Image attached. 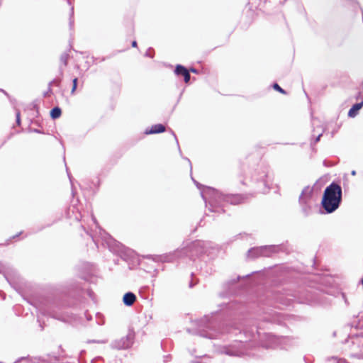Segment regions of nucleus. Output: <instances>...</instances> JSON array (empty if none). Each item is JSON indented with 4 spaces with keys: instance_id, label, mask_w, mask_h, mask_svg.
<instances>
[{
    "instance_id": "1",
    "label": "nucleus",
    "mask_w": 363,
    "mask_h": 363,
    "mask_svg": "<svg viewBox=\"0 0 363 363\" xmlns=\"http://www.w3.org/2000/svg\"><path fill=\"white\" fill-rule=\"evenodd\" d=\"M201 194L206 203L207 204V202H208L211 206L209 209L214 212L225 211L223 208V203L239 204L245 199L244 195L223 194L211 187H206V190L201 191Z\"/></svg>"
},
{
    "instance_id": "2",
    "label": "nucleus",
    "mask_w": 363,
    "mask_h": 363,
    "mask_svg": "<svg viewBox=\"0 0 363 363\" xmlns=\"http://www.w3.org/2000/svg\"><path fill=\"white\" fill-rule=\"evenodd\" d=\"M99 234L103 245L106 246L109 250L113 253L118 254L124 261L127 262H134V259H135L136 257L133 250L125 247L100 228Z\"/></svg>"
},
{
    "instance_id": "3",
    "label": "nucleus",
    "mask_w": 363,
    "mask_h": 363,
    "mask_svg": "<svg viewBox=\"0 0 363 363\" xmlns=\"http://www.w3.org/2000/svg\"><path fill=\"white\" fill-rule=\"evenodd\" d=\"M342 188L340 184L332 182L323 193L321 206L326 213H331L338 208L342 201Z\"/></svg>"
},
{
    "instance_id": "4",
    "label": "nucleus",
    "mask_w": 363,
    "mask_h": 363,
    "mask_svg": "<svg viewBox=\"0 0 363 363\" xmlns=\"http://www.w3.org/2000/svg\"><path fill=\"white\" fill-rule=\"evenodd\" d=\"M244 335L245 339H240L239 340H235L232 345L223 346L220 348V352L229 356H242L245 354L246 343L251 339L255 340L257 336L260 337V334L257 330H256V333L245 330Z\"/></svg>"
},
{
    "instance_id": "5",
    "label": "nucleus",
    "mask_w": 363,
    "mask_h": 363,
    "mask_svg": "<svg viewBox=\"0 0 363 363\" xmlns=\"http://www.w3.org/2000/svg\"><path fill=\"white\" fill-rule=\"evenodd\" d=\"M257 273L254 272L245 276L238 275L235 277L230 278L222 284V289L224 292H231L237 290H245L254 286L256 282L252 278V275Z\"/></svg>"
},
{
    "instance_id": "6",
    "label": "nucleus",
    "mask_w": 363,
    "mask_h": 363,
    "mask_svg": "<svg viewBox=\"0 0 363 363\" xmlns=\"http://www.w3.org/2000/svg\"><path fill=\"white\" fill-rule=\"evenodd\" d=\"M185 251L189 253V256L190 259H195L196 257L203 254L211 256L218 252L219 247L217 245L210 241L196 240L193 242Z\"/></svg>"
},
{
    "instance_id": "7",
    "label": "nucleus",
    "mask_w": 363,
    "mask_h": 363,
    "mask_svg": "<svg viewBox=\"0 0 363 363\" xmlns=\"http://www.w3.org/2000/svg\"><path fill=\"white\" fill-rule=\"evenodd\" d=\"M199 328L195 334L209 338H216L218 335L217 323L213 320H210L208 316H205L203 319L199 320Z\"/></svg>"
},
{
    "instance_id": "8",
    "label": "nucleus",
    "mask_w": 363,
    "mask_h": 363,
    "mask_svg": "<svg viewBox=\"0 0 363 363\" xmlns=\"http://www.w3.org/2000/svg\"><path fill=\"white\" fill-rule=\"evenodd\" d=\"M345 347L348 348L351 357L363 358V335L359 334L350 336L345 342ZM347 350V348H345Z\"/></svg>"
},
{
    "instance_id": "9",
    "label": "nucleus",
    "mask_w": 363,
    "mask_h": 363,
    "mask_svg": "<svg viewBox=\"0 0 363 363\" xmlns=\"http://www.w3.org/2000/svg\"><path fill=\"white\" fill-rule=\"evenodd\" d=\"M79 277L82 279L90 283H96L99 277L95 265L89 262H82L78 266Z\"/></svg>"
},
{
    "instance_id": "10",
    "label": "nucleus",
    "mask_w": 363,
    "mask_h": 363,
    "mask_svg": "<svg viewBox=\"0 0 363 363\" xmlns=\"http://www.w3.org/2000/svg\"><path fill=\"white\" fill-rule=\"evenodd\" d=\"M274 255L271 245L254 247L248 250L246 254L247 259H255L259 257H271Z\"/></svg>"
},
{
    "instance_id": "11",
    "label": "nucleus",
    "mask_w": 363,
    "mask_h": 363,
    "mask_svg": "<svg viewBox=\"0 0 363 363\" xmlns=\"http://www.w3.org/2000/svg\"><path fill=\"white\" fill-rule=\"evenodd\" d=\"M296 301L299 303H304L311 306L327 307L330 302L327 296H295Z\"/></svg>"
},
{
    "instance_id": "12",
    "label": "nucleus",
    "mask_w": 363,
    "mask_h": 363,
    "mask_svg": "<svg viewBox=\"0 0 363 363\" xmlns=\"http://www.w3.org/2000/svg\"><path fill=\"white\" fill-rule=\"evenodd\" d=\"M313 194V189L310 186H306L301 191L298 201L301 209L305 216H308L311 213V201Z\"/></svg>"
},
{
    "instance_id": "13",
    "label": "nucleus",
    "mask_w": 363,
    "mask_h": 363,
    "mask_svg": "<svg viewBox=\"0 0 363 363\" xmlns=\"http://www.w3.org/2000/svg\"><path fill=\"white\" fill-rule=\"evenodd\" d=\"M135 339V332L133 329H129L128 334L118 340H115L111 344L113 349L125 350L129 348L133 343Z\"/></svg>"
},
{
    "instance_id": "14",
    "label": "nucleus",
    "mask_w": 363,
    "mask_h": 363,
    "mask_svg": "<svg viewBox=\"0 0 363 363\" xmlns=\"http://www.w3.org/2000/svg\"><path fill=\"white\" fill-rule=\"evenodd\" d=\"M0 274L4 275L10 284L20 278L16 270L8 264H0Z\"/></svg>"
},
{
    "instance_id": "15",
    "label": "nucleus",
    "mask_w": 363,
    "mask_h": 363,
    "mask_svg": "<svg viewBox=\"0 0 363 363\" xmlns=\"http://www.w3.org/2000/svg\"><path fill=\"white\" fill-rule=\"evenodd\" d=\"M264 335L267 341L263 343V347L266 348L279 347L283 342L286 340V337H279L269 333Z\"/></svg>"
},
{
    "instance_id": "16",
    "label": "nucleus",
    "mask_w": 363,
    "mask_h": 363,
    "mask_svg": "<svg viewBox=\"0 0 363 363\" xmlns=\"http://www.w3.org/2000/svg\"><path fill=\"white\" fill-rule=\"evenodd\" d=\"M259 174V177L253 176L252 179L257 182H260L262 184L263 187L260 188L259 191L262 193H265L268 189H269L267 181L268 171L267 168H263Z\"/></svg>"
},
{
    "instance_id": "17",
    "label": "nucleus",
    "mask_w": 363,
    "mask_h": 363,
    "mask_svg": "<svg viewBox=\"0 0 363 363\" xmlns=\"http://www.w3.org/2000/svg\"><path fill=\"white\" fill-rule=\"evenodd\" d=\"M272 247L274 255L278 254L279 252L289 254L292 251V247H291L288 242H283L279 245H272Z\"/></svg>"
},
{
    "instance_id": "18",
    "label": "nucleus",
    "mask_w": 363,
    "mask_h": 363,
    "mask_svg": "<svg viewBox=\"0 0 363 363\" xmlns=\"http://www.w3.org/2000/svg\"><path fill=\"white\" fill-rule=\"evenodd\" d=\"M13 363H48V361L41 357H21Z\"/></svg>"
},
{
    "instance_id": "19",
    "label": "nucleus",
    "mask_w": 363,
    "mask_h": 363,
    "mask_svg": "<svg viewBox=\"0 0 363 363\" xmlns=\"http://www.w3.org/2000/svg\"><path fill=\"white\" fill-rule=\"evenodd\" d=\"M166 130L165 126L162 124H155L152 125L150 130H145V134H157L164 132Z\"/></svg>"
},
{
    "instance_id": "20",
    "label": "nucleus",
    "mask_w": 363,
    "mask_h": 363,
    "mask_svg": "<svg viewBox=\"0 0 363 363\" xmlns=\"http://www.w3.org/2000/svg\"><path fill=\"white\" fill-rule=\"evenodd\" d=\"M363 106V98L359 103H357L354 104L348 111V116L351 118H354L357 115L358 111Z\"/></svg>"
},
{
    "instance_id": "21",
    "label": "nucleus",
    "mask_w": 363,
    "mask_h": 363,
    "mask_svg": "<svg viewBox=\"0 0 363 363\" xmlns=\"http://www.w3.org/2000/svg\"><path fill=\"white\" fill-rule=\"evenodd\" d=\"M62 114V110L60 107L55 106L50 111V117L52 119H57L60 117Z\"/></svg>"
},
{
    "instance_id": "22",
    "label": "nucleus",
    "mask_w": 363,
    "mask_h": 363,
    "mask_svg": "<svg viewBox=\"0 0 363 363\" xmlns=\"http://www.w3.org/2000/svg\"><path fill=\"white\" fill-rule=\"evenodd\" d=\"M137 296H123V302L127 306H132L136 301Z\"/></svg>"
},
{
    "instance_id": "23",
    "label": "nucleus",
    "mask_w": 363,
    "mask_h": 363,
    "mask_svg": "<svg viewBox=\"0 0 363 363\" xmlns=\"http://www.w3.org/2000/svg\"><path fill=\"white\" fill-rule=\"evenodd\" d=\"M187 70V69L184 67L183 65H177L175 67V69H174V73L177 74V75H182V76H184V74H185L184 72Z\"/></svg>"
},
{
    "instance_id": "24",
    "label": "nucleus",
    "mask_w": 363,
    "mask_h": 363,
    "mask_svg": "<svg viewBox=\"0 0 363 363\" xmlns=\"http://www.w3.org/2000/svg\"><path fill=\"white\" fill-rule=\"evenodd\" d=\"M318 129H319V131H318L317 136L315 137L314 141L311 143V145H313V144L317 143L319 140L320 137L323 135L324 133V128L322 126L317 127Z\"/></svg>"
},
{
    "instance_id": "25",
    "label": "nucleus",
    "mask_w": 363,
    "mask_h": 363,
    "mask_svg": "<svg viewBox=\"0 0 363 363\" xmlns=\"http://www.w3.org/2000/svg\"><path fill=\"white\" fill-rule=\"evenodd\" d=\"M328 360L333 363H349L346 359L343 358H337L336 357H331Z\"/></svg>"
},
{
    "instance_id": "26",
    "label": "nucleus",
    "mask_w": 363,
    "mask_h": 363,
    "mask_svg": "<svg viewBox=\"0 0 363 363\" xmlns=\"http://www.w3.org/2000/svg\"><path fill=\"white\" fill-rule=\"evenodd\" d=\"M68 58H69V54L67 53V52H64L60 56V62L62 64H63L64 66H67V62H68Z\"/></svg>"
},
{
    "instance_id": "27",
    "label": "nucleus",
    "mask_w": 363,
    "mask_h": 363,
    "mask_svg": "<svg viewBox=\"0 0 363 363\" xmlns=\"http://www.w3.org/2000/svg\"><path fill=\"white\" fill-rule=\"evenodd\" d=\"M279 298V301L280 303H281L284 306H290V301L286 298V296H277Z\"/></svg>"
},
{
    "instance_id": "28",
    "label": "nucleus",
    "mask_w": 363,
    "mask_h": 363,
    "mask_svg": "<svg viewBox=\"0 0 363 363\" xmlns=\"http://www.w3.org/2000/svg\"><path fill=\"white\" fill-rule=\"evenodd\" d=\"M238 331H239V334H241V330H238L236 328L230 327L229 328H227L225 332L228 333H233L235 335H238ZM221 333H224V331H221Z\"/></svg>"
},
{
    "instance_id": "29",
    "label": "nucleus",
    "mask_w": 363,
    "mask_h": 363,
    "mask_svg": "<svg viewBox=\"0 0 363 363\" xmlns=\"http://www.w3.org/2000/svg\"><path fill=\"white\" fill-rule=\"evenodd\" d=\"M273 88L276 91H279V93H281L283 94H286V91L284 89H283L277 83H274L273 84Z\"/></svg>"
},
{
    "instance_id": "30",
    "label": "nucleus",
    "mask_w": 363,
    "mask_h": 363,
    "mask_svg": "<svg viewBox=\"0 0 363 363\" xmlns=\"http://www.w3.org/2000/svg\"><path fill=\"white\" fill-rule=\"evenodd\" d=\"M96 318V322L99 325H103L104 323V317L101 313H97Z\"/></svg>"
},
{
    "instance_id": "31",
    "label": "nucleus",
    "mask_w": 363,
    "mask_h": 363,
    "mask_svg": "<svg viewBox=\"0 0 363 363\" xmlns=\"http://www.w3.org/2000/svg\"><path fill=\"white\" fill-rule=\"evenodd\" d=\"M73 15H74V7L72 6L71 11H70V17H69V26L71 28L72 27L73 23H74Z\"/></svg>"
},
{
    "instance_id": "32",
    "label": "nucleus",
    "mask_w": 363,
    "mask_h": 363,
    "mask_svg": "<svg viewBox=\"0 0 363 363\" xmlns=\"http://www.w3.org/2000/svg\"><path fill=\"white\" fill-rule=\"evenodd\" d=\"M184 73L185 74L183 76L184 77V82L186 83H188L190 81V79H191L189 71L187 69Z\"/></svg>"
},
{
    "instance_id": "33",
    "label": "nucleus",
    "mask_w": 363,
    "mask_h": 363,
    "mask_svg": "<svg viewBox=\"0 0 363 363\" xmlns=\"http://www.w3.org/2000/svg\"><path fill=\"white\" fill-rule=\"evenodd\" d=\"M77 78H74L73 80H72V83H73V86H72V91H71V93L73 94L76 89H77Z\"/></svg>"
},
{
    "instance_id": "34",
    "label": "nucleus",
    "mask_w": 363,
    "mask_h": 363,
    "mask_svg": "<svg viewBox=\"0 0 363 363\" xmlns=\"http://www.w3.org/2000/svg\"><path fill=\"white\" fill-rule=\"evenodd\" d=\"M16 122L19 125L21 124V118H20V112L19 111L16 112Z\"/></svg>"
},
{
    "instance_id": "35",
    "label": "nucleus",
    "mask_w": 363,
    "mask_h": 363,
    "mask_svg": "<svg viewBox=\"0 0 363 363\" xmlns=\"http://www.w3.org/2000/svg\"><path fill=\"white\" fill-rule=\"evenodd\" d=\"M87 342L88 343H91V342H94V343H105L106 341H104V340H88Z\"/></svg>"
},
{
    "instance_id": "36",
    "label": "nucleus",
    "mask_w": 363,
    "mask_h": 363,
    "mask_svg": "<svg viewBox=\"0 0 363 363\" xmlns=\"http://www.w3.org/2000/svg\"><path fill=\"white\" fill-rule=\"evenodd\" d=\"M86 294H87L86 295L91 296V295H94V292L91 289H86Z\"/></svg>"
},
{
    "instance_id": "37",
    "label": "nucleus",
    "mask_w": 363,
    "mask_h": 363,
    "mask_svg": "<svg viewBox=\"0 0 363 363\" xmlns=\"http://www.w3.org/2000/svg\"><path fill=\"white\" fill-rule=\"evenodd\" d=\"M23 297L25 301L30 302L34 296H23Z\"/></svg>"
},
{
    "instance_id": "38",
    "label": "nucleus",
    "mask_w": 363,
    "mask_h": 363,
    "mask_svg": "<svg viewBox=\"0 0 363 363\" xmlns=\"http://www.w3.org/2000/svg\"><path fill=\"white\" fill-rule=\"evenodd\" d=\"M195 284H196V283H194V279H191L189 283V287L192 288Z\"/></svg>"
},
{
    "instance_id": "39",
    "label": "nucleus",
    "mask_w": 363,
    "mask_h": 363,
    "mask_svg": "<svg viewBox=\"0 0 363 363\" xmlns=\"http://www.w3.org/2000/svg\"><path fill=\"white\" fill-rule=\"evenodd\" d=\"M147 289H149V288H148L147 286H145V287L141 288V289H140V291H139V294H143V293H145V290H146Z\"/></svg>"
},
{
    "instance_id": "40",
    "label": "nucleus",
    "mask_w": 363,
    "mask_h": 363,
    "mask_svg": "<svg viewBox=\"0 0 363 363\" xmlns=\"http://www.w3.org/2000/svg\"><path fill=\"white\" fill-rule=\"evenodd\" d=\"M52 83H57V85H59V82H57L55 79L52 80V82H50L49 83V91H50V90H51L50 86H51V85H52Z\"/></svg>"
},
{
    "instance_id": "41",
    "label": "nucleus",
    "mask_w": 363,
    "mask_h": 363,
    "mask_svg": "<svg viewBox=\"0 0 363 363\" xmlns=\"http://www.w3.org/2000/svg\"><path fill=\"white\" fill-rule=\"evenodd\" d=\"M151 50H152L151 48L148 49V50L145 53L146 56L150 57H153L152 55H150V52Z\"/></svg>"
},
{
    "instance_id": "42",
    "label": "nucleus",
    "mask_w": 363,
    "mask_h": 363,
    "mask_svg": "<svg viewBox=\"0 0 363 363\" xmlns=\"http://www.w3.org/2000/svg\"><path fill=\"white\" fill-rule=\"evenodd\" d=\"M36 308L42 313H44V309L42 308L41 307H38V306H36Z\"/></svg>"
},
{
    "instance_id": "43",
    "label": "nucleus",
    "mask_w": 363,
    "mask_h": 363,
    "mask_svg": "<svg viewBox=\"0 0 363 363\" xmlns=\"http://www.w3.org/2000/svg\"><path fill=\"white\" fill-rule=\"evenodd\" d=\"M123 295H135V294L131 291H127Z\"/></svg>"
},
{
    "instance_id": "44",
    "label": "nucleus",
    "mask_w": 363,
    "mask_h": 363,
    "mask_svg": "<svg viewBox=\"0 0 363 363\" xmlns=\"http://www.w3.org/2000/svg\"><path fill=\"white\" fill-rule=\"evenodd\" d=\"M132 47H133V48L137 47V42L135 40H133L132 42Z\"/></svg>"
},
{
    "instance_id": "45",
    "label": "nucleus",
    "mask_w": 363,
    "mask_h": 363,
    "mask_svg": "<svg viewBox=\"0 0 363 363\" xmlns=\"http://www.w3.org/2000/svg\"><path fill=\"white\" fill-rule=\"evenodd\" d=\"M190 72H191L193 73H197V70L195 68H191Z\"/></svg>"
},
{
    "instance_id": "46",
    "label": "nucleus",
    "mask_w": 363,
    "mask_h": 363,
    "mask_svg": "<svg viewBox=\"0 0 363 363\" xmlns=\"http://www.w3.org/2000/svg\"><path fill=\"white\" fill-rule=\"evenodd\" d=\"M92 220L94 222V223L96 224V225L98 226V223L94 216H92Z\"/></svg>"
},
{
    "instance_id": "47",
    "label": "nucleus",
    "mask_w": 363,
    "mask_h": 363,
    "mask_svg": "<svg viewBox=\"0 0 363 363\" xmlns=\"http://www.w3.org/2000/svg\"><path fill=\"white\" fill-rule=\"evenodd\" d=\"M338 297H339V298H341V300H342V299H343V300L345 301V303H347V299L345 298H346V296H338Z\"/></svg>"
},
{
    "instance_id": "48",
    "label": "nucleus",
    "mask_w": 363,
    "mask_h": 363,
    "mask_svg": "<svg viewBox=\"0 0 363 363\" xmlns=\"http://www.w3.org/2000/svg\"><path fill=\"white\" fill-rule=\"evenodd\" d=\"M193 179L194 182L195 183V184H196L199 188H200V184H199V182H197L196 181H195L194 179Z\"/></svg>"
},
{
    "instance_id": "49",
    "label": "nucleus",
    "mask_w": 363,
    "mask_h": 363,
    "mask_svg": "<svg viewBox=\"0 0 363 363\" xmlns=\"http://www.w3.org/2000/svg\"><path fill=\"white\" fill-rule=\"evenodd\" d=\"M356 174H357V172H356V171H355V170H352V171L351 172V174H352V176H355V175H356Z\"/></svg>"
},
{
    "instance_id": "50",
    "label": "nucleus",
    "mask_w": 363,
    "mask_h": 363,
    "mask_svg": "<svg viewBox=\"0 0 363 363\" xmlns=\"http://www.w3.org/2000/svg\"><path fill=\"white\" fill-rule=\"evenodd\" d=\"M33 131L35 133H41V131L40 130H38V129H34Z\"/></svg>"
},
{
    "instance_id": "51",
    "label": "nucleus",
    "mask_w": 363,
    "mask_h": 363,
    "mask_svg": "<svg viewBox=\"0 0 363 363\" xmlns=\"http://www.w3.org/2000/svg\"><path fill=\"white\" fill-rule=\"evenodd\" d=\"M21 233H18V234H16V235H13V238H16L18 237V236H19V235H21Z\"/></svg>"
},
{
    "instance_id": "52",
    "label": "nucleus",
    "mask_w": 363,
    "mask_h": 363,
    "mask_svg": "<svg viewBox=\"0 0 363 363\" xmlns=\"http://www.w3.org/2000/svg\"><path fill=\"white\" fill-rule=\"evenodd\" d=\"M172 134H173V135H174V138H175V140H176L177 143H178V140H177V138L176 135L174 134V132H172Z\"/></svg>"
},
{
    "instance_id": "53",
    "label": "nucleus",
    "mask_w": 363,
    "mask_h": 363,
    "mask_svg": "<svg viewBox=\"0 0 363 363\" xmlns=\"http://www.w3.org/2000/svg\"><path fill=\"white\" fill-rule=\"evenodd\" d=\"M86 317L88 320H90L91 319V318L88 315H86Z\"/></svg>"
},
{
    "instance_id": "54",
    "label": "nucleus",
    "mask_w": 363,
    "mask_h": 363,
    "mask_svg": "<svg viewBox=\"0 0 363 363\" xmlns=\"http://www.w3.org/2000/svg\"><path fill=\"white\" fill-rule=\"evenodd\" d=\"M361 96V92L358 93V95L357 96V99H358Z\"/></svg>"
},
{
    "instance_id": "55",
    "label": "nucleus",
    "mask_w": 363,
    "mask_h": 363,
    "mask_svg": "<svg viewBox=\"0 0 363 363\" xmlns=\"http://www.w3.org/2000/svg\"><path fill=\"white\" fill-rule=\"evenodd\" d=\"M352 326L355 328L361 327V325H354L353 323L352 324Z\"/></svg>"
},
{
    "instance_id": "56",
    "label": "nucleus",
    "mask_w": 363,
    "mask_h": 363,
    "mask_svg": "<svg viewBox=\"0 0 363 363\" xmlns=\"http://www.w3.org/2000/svg\"><path fill=\"white\" fill-rule=\"evenodd\" d=\"M68 177L69 178V180L72 182L71 176L69 175V174H68Z\"/></svg>"
},
{
    "instance_id": "57",
    "label": "nucleus",
    "mask_w": 363,
    "mask_h": 363,
    "mask_svg": "<svg viewBox=\"0 0 363 363\" xmlns=\"http://www.w3.org/2000/svg\"><path fill=\"white\" fill-rule=\"evenodd\" d=\"M60 74H62V69L61 68L60 69Z\"/></svg>"
},
{
    "instance_id": "58",
    "label": "nucleus",
    "mask_w": 363,
    "mask_h": 363,
    "mask_svg": "<svg viewBox=\"0 0 363 363\" xmlns=\"http://www.w3.org/2000/svg\"><path fill=\"white\" fill-rule=\"evenodd\" d=\"M313 133L316 132V129H315V128H313Z\"/></svg>"
},
{
    "instance_id": "59",
    "label": "nucleus",
    "mask_w": 363,
    "mask_h": 363,
    "mask_svg": "<svg viewBox=\"0 0 363 363\" xmlns=\"http://www.w3.org/2000/svg\"><path fill=\"white\" fill-rule=\"evenodd\" d=\"M187 332L190 333H191V330L190 329H187Z\"/></svg>"
},
{
    "instance_id": "60",
    "label": "nucleus",
    "mask_w": 363,
    "mask_h": 363,
    "mask_svg": "<svg viewBox=\"0 0 363 363\" xmlns=\"http://www.w3.org/2000/svg\"><path fill=\"white\" fill-rule=\"evenodd\" d=\"M194 363H200V362L198 361H195V362H194Z\"/></svg>"
},
{
    "instance_id": "61",
    "label": "nucleus",
    "mask_w": 363,
    "mask_h": 363,
    "mask_svg": "<svg viewBox=\"0 0 363 363\" xmlns=\"http://www.w3.org/2000/svg\"><path fill=\"white\" fill-rule=\"evenodd\" d=\"M362 89H363V81H362Z\"/></svg>"
}]
</instances>
